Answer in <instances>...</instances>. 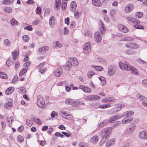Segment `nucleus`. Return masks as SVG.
Instances as JSON below:
<instances>
[{
	"instance_id": "obj_1",
	"label": "nucleus",
	"mask_w": 147,
	"mask_h": 147,
	"mask_svg": "<svg viewBox=\"0 0 147 147\" xmlns=\"http://www.w3.org/2000/svg\"><path fill=\"white\" fill-rule=\"evenodd\" d=\"M112 131V128L108 127L103 129L101 131V135L102 138L101 141L104 144L109 138V135Z\"/></svg>"
},
{
	"instance_id": "obj_2",
	"label": "nucleus",
	"mask_w": 147,
	"mask_h": 147,
	"mask_svg": "<svg viewBox=\"0 0 147 147\" xmlns=\"http://www.w3.org/2000/svg\"><path fill=\"white\" fill-rule=\"evenodd\" d=\"M45 64V63L42 62L37 66V68L38 69L39 72L41 74H43L47 70V68L44 67Z\"/></svg>"
},
{
	"instance_id": "obj_3",
	"label": "nucleus",
	"mask_w": 147,
	"mask_h": 147,
	"mask_svg": "<svg viewBox=\"0 0 147 147\" xmlns=\"http://www.w3.org/2000/svg\"><path fill=\"white\" fill-rule=\"evenodd\" d=\"M37 104L40 107L44 106L45 104V101L42 97L41 95H38L37 97Z\"/></svg>"
},
{
	"instance_id": "obj_4",
	"label": "nucleus",
	"mask_w": 147,
	"mask_h": 147,
	"mask_svg": "<svg viewBox=\"0 0 147 147\" xmlns=\"http://www.w3.org/2000/svg\"><path fill=\"white\" fill-rule=\"evenodd\" d=\"M136 127V125H134L130 126V127L126 128L124 131V134L127 135L131 134L134 131Z\"/></svg>"
},
{
	"instance_id": "obj_5",
	"label": "nucleus",
	"mask_w": 147,
	"mask_h": 147,
	"mask_svg": "<svg viewBox=\"0 0 147 147\" xmlns=\"http://www.w3.org/2000/svg\"><path fill=\"white\" fill-rule=\"evenodd\" d=\"M91 49V44L90 42H87L84 45V51L85 54H88L90 52Z\"/></svg>"
},
{
	"instance_id": "obj_6",
	"label": "nucleus",
	"mask_w": 147,
	"mask_h": 147,
	"mask_svg": "<svg viewBox=\"0 0 147 147\" xmlns=\"http://www.w3.org/2000/svg\"><path fill=\"white\" fill-rule=\"evenodd\" d=\"M63 68L59 66L55 70L54 74L57 77H59L63 73Z\"/></svg>"
},
{
	"instance_id": "obj_7",
	"label": "nucleus",
	"mask_w": 147,
	"mask_h": 147,
	"mask_svg": "<svg viewBox=\"0 0 147 147\" xmlns=\"http://www.w3.org/2000/svg\"><path fill=\"white\" fill-rule=\"evenodd\" d=\"M100 99V97L97 95H89L84 97L85 100L89 101Z\"/></svg>"
},
{
	"instance_id": "obj_8",
	"label": "nucleus",
	"mask_w": 147,
	"mask_h": 147,
	"mask_svg": "<svg viewBox=\"0 0 147 147\" xmlns=\"http://www.w3.org/2000/svg\"><path fill=\"white\" fill-rule=\"evenodd\" d=\"M138 137L142 139H147V131L143 130L141 131L139 133Z\"/></svg>"
},
{
	"instance_id": "obj_9",
	"label": "nucleus",
	"mask_w": 147,
	"mask_h": 147,
	"mask_svg": "<svg viewBox=\"0 0 147 147\" xmlns=\"http://www.w3.org/2000/svg\"><path fill=\"white\" fill-rule=\"evenodd\" d=\"M140 22L136 19L133 24L134 27L136 29H144V27L140 25Z\"/></svg>"
},
{
	"instance_id": "obj_10",
	"label": "nucleus",
	"mask_w": 147,
	"mask_h": 147,
	"mask_svg": "<svg viewBox=\"0 0 147 147\" xmlns=\"http://www.w3.org/2000/svg\"><path fill=\"white\" fill-rule=\"evenodd\" d=\"M94 39L97 43L101 42L102 40V36L99 32H96L94 34Z\"/></svg>"
},
{
	"instance_id": "obj_11",
	"label": "nucleus",
	"mask_w": 147,
	"mask_h": 147,
	"mask_svg": "<svg viewBox=\"0 0 147 147\" xmlns=\"http://www.w3.org/2000/svg\"><path fill=\"white\" fill-rule=\"evenodd\" d=\"M79 88L82 90L85 93H90L92 92V90L90 88L82 85H80L79 86Z\"/></svg>"
},
{
	"instance_id": "obj_12",
	"label": "nucleus",
	"mask_w": 147,
	"mask_h": 147,
	"mask_svg": "<svg viewBox=\"0 0 147 147\" xmlns=\"http://www.w3.org/2000/svg\"><path fill=\"white\" fill-rule=\"evenodd\" d=\"M118 27L119 31L124 33H127L128 31V28L126 27L122 24L118 25Z\"/></svg>"
},
{
	"instance_id": "obj_13",
	"label": "nucleus",
	"mask_w": 147,
	"mask_h": 147,
	"mask_svg": "<svg viewBox=\"0 0 147 147\" xmlns=\"http://www.w3.org/2000/svg\"><path fill=\"white\" fill-rule=\"evenodd\" d=\"M133 4L131 3L129 4L125 8V11L127 13H129L133 10Z\"/></svg>"
},
{
	"instance_id": "obj_14",
	"label": "nucleus",
	"mask_w": 147,
	"mask_h": 147,
	"mask_svg": "<svg viewBox=\"0 0 147 147\" xmlns=\"http://www.w3.org/2000/svg\"><path fill=\"white\" fill-rule=\"evenodd\" d=\"M55 23V17L51 16L50 19L49 21V25L50 27L53 28L54 27Z\"/></svg>"
},
{
	"instance_id": "obj_15",
	"label": "nucleus",
	"mask_w": 147,
	"mask_h": 147,
	"mask_svg": "<svg viewBox=\"0 0 147 147\" xmlns=\"http://www.w3.org/2000/svg\"><path fill=\"white\" fill-rule=\"evenodd\" d=\"M49 50V47L47 46H45L40 48L38 49V51L41 54L45 53Z\"/></svg>"
},
{
	"instance_id": "obj_16",
	"label": "nucleus",
	"mask_w": 147,
	"mask_h": 147,
	"mask_svg": "<svg viewBox=\"0 0 147 147\" xmlns=\"http://www.w3.org/2000/svg\"><path fill=\"white\" fill-rule=\"evenodd\" d=\"M133 119V117H126L121 121V123L123 124H125L130 123Z\"/></svg>"
},
{
	"instance_id": "obj_17",
	"label": "nucleus",
	"mask_w": 147,
	"mask_h": 147,
	"mask_svg": "<svg viewBox=\"0 0 147 147\" xmlns=\"http://www.w3.org/2000/svg\"><path fill=\"white\" fill-rule=\"evenodd\" d=\"M123 115H117L115 116H113V117H111L109 121V122L110 123L113 122L114 121L120 119V118L122 117Z\"/></svg>"
},
{
	"instance_id": "obj_18",
	"label": "nucleus",
	"mask_w": 147,
	"mask_h": 147,
	"mask_svg": "<svg viewBox=\"0 0 147 147\" xmlns=\"http://www.w3.org/2000/svg\"><path fill=\"white\" fill-rule=\"evenodd\" d=\"M99 140V137L97 135H95L92 137L90 141L91 143L93 144H96Z\"/></svg>"
},
{
	"instance_id": "obj_19",
	"label": "nucleus",
	"mask_w": 147,
	"mask_h": 147,
	"mask_svg": "<svg viewBox=\"0 0 147 147\" xmlns=\"http://www.w3.org/2000/svg\"><path fill=\"white\" fill-rule=\"evenodd\" d=\"M72 64L70 61H67L63 66V67L66 70L69 71L71 68Z\"/></svg>"
},
{
	"instance_id": "obj_20",
	"label": "nucleus",
	"mask_w": 147,
	"mask_h": 147,
	"mask_svg": "<svg viewBox=\"0 0 147 147\" xmlns=\"http://www.w3.org/2000/svg\"><path fill=\"white\" fill-rule=\"evenodd\" d=\"M115 72V68L111 66H110L108 68V74L110 76H113Z\"/></svg>"
},
{
	"instance_id": "obj_21",
	"label": "nucleus",
	"mask_w": 147,
	"mask_h": 147,
	"mask_svg": "<svg viewBox=\"0 0 147 147\" xmlns=\"http://www.w3.org/2000/svg\"><path fill=\"white\" fill-rule=\"evenodd\" d=\"M61 0H55V5L54 8L55 10H58L60 8Z\"/></svg>"
},
{
	"instance_id": "obj_22",
	"label": "nucleus",
	"mask_w": 147,
	"mask_h": 147,
	"mask_svg": "<svg viewBox=\"0 0 147 147\" xmlns=\"http://www.w3.org/2000/svg\"><path fill=\"white\" fill-rule=\"evenodd\" d=\"M99 22L100 24V32H101L102 34H103L104 33V32L106 30V28L104 26V24L101 20H100L99 21Z\"/></svg>"
},
{
	"instance_id": "obj_23",
	"label": "nucleus",
	"mask_w": 147,
	"mask_h": 147,
	"mask_svg": "<svg viewBox=\"0 0 147 147\" xmlns=\"http://www.w3.org/2000/svg\"><path fill=\"white\" fill-rule=\"evenodd\" d=\"M134 114V112L133 111H127L125 112L123 115V117L124 116H126V117H133L131 116L133 115Z\"/></svg>"
},
{
	"instance_id": "obj_24",
	"label": "nucleus",
	"mask_w": 147,
	"mask_h": 147,
	"mask_svg": "<svg viewBox=\"0 0 147 147\" xmlns=\"http://www.w3.org/2000/svg\"><path fill=\"white\" fill-rule=\"evenodd\" d=\"M123 67L124 69L127 71H130L133 66L130 65L125 62L123 63Z\"/></svg>"
},
{
	"instance_id": "obj_25",
	"label": "nucleus",
	"mask_w": 147,
	"mask_h": 147,
	"mask_svg": "<svg viewBox=\"0 0 147 147\" xmlns=\"http://www.w3.org/2000/svg\"><path fill=\"white\" fill-rule=\"evenodd\" d=\"M14 90V88L13 87H10L7 89L5 91V94L8 95L11 94Z\"/></svg>"
},
{
	"instance_id": "obj_26",
	"label": "nucleus",
	"mask_w": 147,
	"mask_h": 147,
	"mask_svg": "<svg viewBox=\"0 0 147 147\" xmlns=\"http://www.w3.org/2000/svg\"><path fill=\"white\" fill-rule=\"evenodd\" d=\"M93 4L96 6H100L102 4L100 0H92Z\"/></svg>"
},
{
	"instance_id": "obj_27",
	"label": "nucleus",
	"mask_w": 147,
	"mask_h": 147,
	"mask_svg": "<svg viewBox=\"0 0 147 147\" xmlns=\"http://www.w3.org/2000/svg\"><path fill=\"white\" fill-rule=\"evenodd\" d=\"M76 7V3L75 1H72L71 3L70 9L72 11H74L75 10Z\"/></svg>"
},
{
	"instance_id": "obj_28",
	"label": "nucleus",
	"mask_w": 147,
	"mask_h": 147,
	"mask_svg": "<svg viewBox=\"0 0 147 147\" xmlns=\"http://www.w3.org/2000/svg\"><path fill=\"white\" fill-rule=\"evenodd\" d=\"M115 139H112L108 140L106 144V146L108 147L111 145H113L115 143Z\"/></svg>"
},
{
	"instance_id": "obj_29",
	"label": "nucleus",
	"mask_w": 147,
	"mask_h": 147,
	"mask_svg": "<svg viewBox=\"0 0 147 147\" xmlns=\"http://www.w3.org/2000/svg\"><path fill=\"white\" fill-rule=\"evenodd\" d=\"M137 98L141 101L146 102L147 100V98L145 97L140 94H137Z\"/></svg>"
},
{
	"instance_id": "obj_30",
	"label": "nucleus",
	"mask_w": 147,
	"mask_h": 147,
	"mask_svg": "<svg viewBox=\"0 0 147 147\" xmlns=\"http://www.w3.org/2000/svg\"><path fill=\"white\" fill-rule=\"evenodd\" d=\"M32 120L34 122L37 123L39 125H40L42 124V121L38 118L34 117Z\"/></svg>"
},
{
	"instance_id": "obj_31",
	"label": "nucleus",
	"mask_w": 147,
	"mask_h": 147,
	"mask_svg": "<svg viewBox=\"0 0 147 147\" xmlns=\"http://www.w3.org/2000/svg\"><path fill=\"white\" fill-rule=\"evenodd\" d=\"M116 99L113 97L107 98V103L112 104L115 102Z\"/></svg>"
},
{
	"instance_id": "obj_32",
	"label": "nucleus",
	"mask_w": 147,
	"mask_h": 147,
	"mask_svg": "<svg viewBox=\"0 0 147 147\" xmlns=\"http://www.w3.org/2000/svg\"><path fill=\"white\" fill-rule=\"evenodd\" d=\"M14 0H4L2 1V4L4 5H10L14 2Z\"/></svg>"
},
{
	"instance_id": "obj_33",
	"label": "nucleus",
	"mask_w": 147,
	"mask_h": 147,
	"mask_svg": "<svg viewBox=\"0 0 147 147\" xmlns=\"http://www.w3.org/2000/svg\"><path fill=\"white\" fill-rule=\"evenodd\" d=\"M71 61H70L74 66H77L78 64V62L77 59L75 58H74L71 59Z\"/></svg>"
},
{
	"instance_id": "obj_34",
	"label": "nucleus",
	"mask_w": 147,
	"mask_h": 147,
	"mask_svg": "<svg viewBox=\"0 0 147 147\" xmlns=\"http://www.w3.org/2000/svg\"><path fill=\"white\" fill-rule=\"evenodd\" d=\"M116 106V107L115 108H116V109H117V111L118 112L121 110L122 108L124 107L125 105L124 104L119 103L117 104Z\"/></svg>"
},
{
	"instance_id": "obj_35",
	"label": "nucleus",
	"mask_w": 147,
	"mask_h": 147,
	"mask_svg": "<svg viewBox=\"0 0 147 147\" xmlns=\"http://www.w3.org/2000/svg\"><path fill=\"white\" fill-rule=\"evenodd\" d=\"M130 71L133 74L137 76L139 74L138 71L137 69L134 67L133 66Z\"/></svg>"
},
{
	"instance_id": "obj_36",
	"label": "nucleus",
	"mask_w": 147,
	"mask_h": 147,
	"mask_svg": "<svg viewBox=\"0 0 147 147\" xmlns=\"http://www.w3.org/2000/svg\"><path fill=\"white\" fill-rule=\"evenodd\" d=\"M91 67L93 68H94L96 71H102L103 69V68L101 66H95L94 65H92Z\"/></svg>"
},
{
	"instance_id": "obj_37",
	"label": "nucleus",
	"mask_w": 147,
	"mask_h": 147,
	"mask_svg": "<svg viewBox=\"0 0 147 147\" xmlns=\"http://www.w3.org/2000/svg\"><path fill=\"white\" fill-rule=\"evenodd\" d=\"M126 19L129 21L130 23H132V24L135 22V21L136 20V19L131 17H127L126 18Z\"/></svg>"
},
{
	"instance_id": "obj_38",
	"label": "nucleus",
	"mask_w": 147,
	"mask_h": 147,
	"mask_svg": "<svg viewBox=\"0 0 147 147\" xmlns=\"http://www.w3.org/2000/svg\"><path fill=\"white\" fill-rule=\"evenodd\" d=\"M12 54L13 56V60L14 61H15L16 59L18 56V52L16 50H14L12 52Z\"/></svg>"
},
{
	"instance_id": "obj_39",
	"label": "nucleus",
	"mask_w": 147,
	"mask_h": 147,
	"mask_svg": "<svg viewBox=\"0 0 147 147\" xmlns=\"http://www.w3.org/2000/svg\"><path fill=\"white\" fill-rule=\"evenodd\" d=\"M108 122L107 121L105 120L102 122H101L98 124V126L99 127H102L106 125L108 123Z\"/></svg>"
},
{
	"instance_id": "obj_40",
	"label": "nucleus",
	"mask_w": 147,
	"mask_h": 147,
	"mask_svg": "<svg viewBox=\"0 0 147 147\" xmlns=\"http://www.w3.org/2000/svg\"><path fill=\"white\" fill-rule=\"evenodd\" d=\"M11 24L14 26H16L18 25L19 22L14 18H13L10 21Z\"/></svg>"
},
{
	"instance_id": "obj_41",
	"label": "nucleus",
	"mask_w": 147,
	"mask_h": 147,
	"mask_svg": "<svg viewBox=\"0 0 147 147\" xmlns=\"http://www.w3.org/2000/svg\"><path fill=\"white\" fill-rule=\"evenodd\" d=\"M12 105V102H9L6 103L5 104L4 107L6 109H8L11 107Z\"/></svg>"
},
{
	"instance_id": "obj_42",
	"label": "nucleus",
	"mask_w": 147,
	"mask_h": 147,
	"mask_svg": "<svg viewBox=\"0 0 147 147\" xmlns=\"http://www.w3.org/2000/svg\"><path fill=\"white\" fill-rule=\"evenodd\" d=\"M0 77L2 78L7 79L8 77L7 75L4 72H0Z\"/></svg>"
},
{
	"instance_id": "obj_43",
	"label": "nucleus",
	"mask_w": 147,
	"mask_h": 147,
	"mask_svg": "<svg viewBox=\"0 0 147 147\" xmlns=\"http://www.w3.org/2000/svg\"><path fill=\"white\" fill-rule=\"evenodd\" d=\"M117 109H116V108H113L109 110L108 111V113L110 114H114L117 112Z\"/></svg>"
},
{
	"instance_id": "obj_44",
	"label": "nucleus",
	"mask_w": 147,
	"mask_h": 147,
	"mask_svg": "<svg viewBox=\"0 0 147 147\" xmlns=\"http://www.w3.org/2000/svg\"><path fill=\"white\" fill-rule=\"evenodd\" d=\"M122 40L127 41H130L134 40L133 38L130 37H123Z\"/></svg>"
},
{
	"instance_id": "obj_45",
	"label": "nucleus",
	"mask_w": 147,
	"mask_h": 147,
	"mask_svg": "<svg viewBox=\"0 0 147 147\" xmlns=\"http://www.w3.org/2000/svg\"><path fill=\"white\" fill-rule=\"evenodd\" d=\"M99 80L102 82V85H104L106 83V81L105 78L102 76H100L99 78Z\"/></svg>"
},
{
	"instance_id": "obj_46",
	"label": "nucleus",
	"mask_w": 147,
	"mask_h": 147,
	"mask_svg": "<svg viewBox=\"0 0 147 147\" xmlns=\"http://www.w3.org/2000/svg\"><path fill=\"white\" fill-rule=\"evenodd\" d=\"M111 107V105L110 104H104L99 105V107L101 109H105Z\"/></svg>"
},
{
	"instance_id": "obj_47",
	"label": "nucleus",
	"mask_w": 147,
	"mask_h": 147,
	"mask_svg": "<svg viewBox=\"0 0 147 147\" xmlns=\"http://www.w3.org/2000/svg\"><path fill=\"white\" fill-rule=\"evenodd\" d=\"M28 71V69L24 68L20 72L19 74L20 76H21L24 74Z\"/></svg>"
},
{
	"instance_id": "obj_48",
	"label": "nucleus",
	"mask_w": 147,
	"mask_h": 147,
	"mask_svg": "<svg viewBox=\"0 0 147 147\" xmlns=\"http://www.w3.org/2000/svg\"><path fill=\"white\" fill-rule=\"evenodd\" d=\"M80 104V102L78 100L74 101H72L71 104V105L74 107H76L78 106Z\"/></svg>"
},
{
	"instance_id": "obj_49",
	"label": "nucleus",
	"mask_w": 147,
	"mask_h": 147,
	"mask_svg": "<svg viewBox=\"0 0 147 147\" xmlns=\"http://www.w3.org/2000/svg\"><path fill=\"white\" fill-rule=\"evenodd\" d=\"M95 74V73L92 71H88L87 74L88 77L89 78H91L93 75Z\"/></svg>"
},
{
	"instance_id": "obj_50",
	"label": "nucleus",
	"mask_w": 147,
	"mask_h": 147,
	"mask_svg": "<svg viewBox=\"0 0 147 147\" xmlns=\"http://www.w3.org/2000/svg\"><path fill=\"white\" fill-rule=\"evenodd\" d=\"M135 15L136 18H140L143 16V14L142 12H137L136 13Z\"/></svg>"
},
{
	"instance_id": "obj_51",
	"label": "nucleus",
	"mask_w": 147,
	"mask_h": 147,
	"mask_svg": "<svg viewBox=\"0 0 147 147\" xmlns=\"http://www.w3.org/2000/svg\"><path fill=\"white\" fill-rule=\"evenodd\" d=\"M4 43L7 46H9L11 45V41L8 39H6L4 40Z\"/></svg>"
},
{
	"instance_id": "obj_52",
	"label": "nucleus",
	"mask_w": 147,
	"mask_h": 147,
	"mask_svg": "<svg viewBox=\"0 0 147 147\" xmlns=\"http://www.w3.org/2000/svg\"><path fill=\"white\" fill-rule=\"evenodd\" d=\"M26 89L23 87H20L19 89L18 92L22 93H24L26 92Z\"/></svg>"
},
{
	"instance_id": "obj_53",
	"label": "nucleus",
	"mask_w": 147,
	"mask_h": 147,
	"mask_svg": "<svg viewBox=\"0 0 147 147\" xmlns=\"http://www.w3.org/2000/svg\"><path fill=\"white\" fill-rule=\"evenodd\" d=\"M17 139L18 141L21 143L22 142L24 141V138L21 135H19L17 137Z\"/></svg>"
},
{
	"instance_id": "obj_54",
	"label": "nucleus",
	"mask_w": 147,
	"mask_h": 147,
	"mask_svg": "<svg viewBox=\"0 0 147 147\" xmlns=\"http://www.w3.org/2000/svg\"><path fill=\"white\" fill-rule=\"evenodd\" d=\"M5 11L7 13H10L12 11V9L9 7H5L4 9Z\"/></svg>"
},
{
	"instance_id": "obj_55",
	"label": "nucleus",
	"mask_w": 147,
	"mask_h": 147,
	"mask_svg": "<svg viewBox=\"0 0 147 147\" xmlns=\"http://www.w3.org/2000/svg\"><path fill=\"white\" fill-rule=\"evenodd\" d=\"M131 49H137L139 47V45L138 44L135 43H132Z\"/></svg>"
},
{
	"instance_id": "obj_56",
	"label": "nucleus",
	"mask_w": 147,
	"mask_h": 147,
	"mask_svg": "<svg viewBox=\"0 0 147 147\" xmlns=\"http://www.w3.org/2000/svg\"><path fill=\"white\" fill-rule=\"evenodd\" d=\"M132 42H128L125 44V47L129 49H131Z\"/></svg>"
},
{
	"instance_id": "obj_57",
	"label": "nucleus",
	"mask_w": 147,
	"mask_h": 147,
	"mask_svg": "<svg viewBox=\"0 0 147 147\" xmlns=\"http://www.w3.org/2000/svg\"><path fill=\"white\" fill-rule=\"evenodd\" d=\"M42 9L41 7H37L36 9V13L38 15L41 14Z\"/></svg>"
},
{
	"instance_id": "obj_58",
	"label": "nucleus",
	"mask_w": 147,
	"mask_h": 147,
	"mask_svg": "<svg viewBox=\"0 0 147 147\" xmlns=\"http://www.w3.org/2000/svg\"><path fill=\"white\" fill-rule=\"evenodd\" d=\"M125 53L128 55H131L135 54V53L132 51L128 50L125 51Z\"/></svg>"
},
{
	"instance_id": "obj_59",
	"label": "nucleus",
	"mask_w": 147,
	"mask_h": 147,
	"mask_svg": "<svg viewBox=\"0 0 147 147\" xmlns=\"http://www.w3.org/2000/svg\"><path fill=\"white\" fill-rule=\"evenodd\" d=\"M84 35L85 36H88L89 37H91L92 36V34L90 31H86L84 33Z\"/></svg>"
},
{
	"instance_id": "obj_60",
	"label": "nucleus",
	"mask_w": 147,
	"mask_h": 147,
	"mask_svg": "<svg viewBox=\"0 0 147 147\" xmlns=\"http://www.w3.org/2000/svg\"><path fill=\"white\" fill-rule=\"evenodd\" d=\"M74 15L75 17L77 19H78L79 18V13L78 10L76 11L74 13Z\"/></svg>"
},
{
	"instance_id": "obj_61",
	"label": "nucleus",
	"mask_w": 147,
	"mask_h": 147,
	"mask_svg": "<svg viewBox=\"0 0 147 147\" xmlns=\"http://www.w3.org/2000/svg\"><path fill=\"white\" fill-rule=\"evenodd\" d=\"M73 100L69 98H67L65 100V103L67 104L71 105Z\"/></svg>"
},
{
	"instance_id": "obj_62",
	"label": "nucleus",
	"mask_w": 147,
	"mask_h": 147,
	"mask_svg": "<svg viewBox=\"0 0 147 147\" xmlns=\"http://www.w3.org/2000/svg\"><path fill=\"white\" fill-rule=\"evenodd\" d=\"M23 39L25 42H27L29 39V37L27 35H25L23 36Z\"/></svg>"
},
{
	"instance_id": "obj_63",
	"label": "nucleus",
	"mask_w": 147,
	"mask_h": 147,
	"mask_svg": "<svg viewBox=\"0 0 147 147\" xmlns=\"http://www.w3.org/2000/svg\"><path fill=\"white\" fill-rule=\"evenodd\" d=\"M7 122L8 124L10 126V125H11L12 123V117L7 118Z\"/></svg>"
},
{
	"instance_id": "obj_64",
	"label": "nucleus",
	"mask_w": 147,
	"mask_h": 147,
	"mask_svg": "<svg viewBox=\"0 0 147 147\" xmlns=\"http://www.w3.org/2000/svg\"><path fill=\"white\" fill-rule=\"evenodd\" d=\"M26 124L29 126H31L32 125V122L30 119H27L26 120Z\"/></svg>"
}]
</instances>
